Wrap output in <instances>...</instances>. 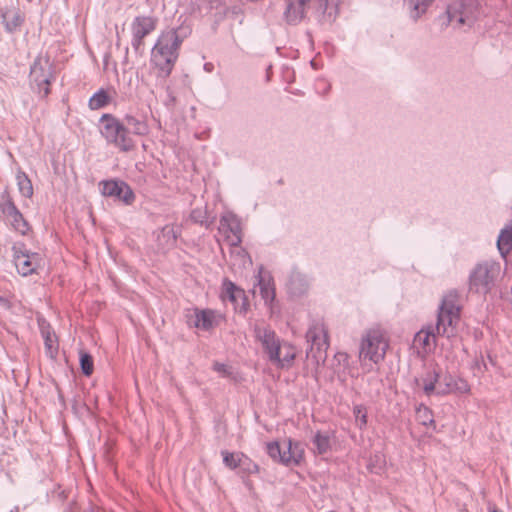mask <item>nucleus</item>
Masks as SVG:
<instances>
[{
	"label": "nucleus",
	"instance_id": "31",
	"mask_svg": "<svg viewBox=\"0 0 512 512\" xmlns=\"http://www.w3.org/2000/svg\"><path fill=\"white\" fill-rule=\"evenodd\" d=\"M41 71L42 68L39 65L35 64L31 69V76L34 79V81L38 82L40 91H43V95L47 96L50 93V80L47 77H40Z\"/></svg>",
	"mask_w": 512,
	"mask_h": 512
},
{
	"label": "nucleus",
	"instance_id": "5",
	"mask_svg": "<svg viewBox=\"0 0 512 512\" xmlns=\"http://www.w3.org/2000/svg\"><path fill=\"white\" fill-rule=\"evenodd\" d=\"M267 454L276 462L286 466L298 465L303 459V450L298 442L288 439L281 446L279 442L272 441L266 445Z\"/></svg>",
	"mask_w": 512,
	"mask_h": 512
},
{
	"label": "nucleus",
	"instance_id": "40",
	"mask_svg": "<svg viewBox=\"0 0 512 512\" xmlns=\"http://www.w3.org/2000/svg\"><path fill=\"white\" fill-rule=\"evenodd\" d=\"M168 101L169 103H175L176 98L172 95L170 91H168Z\"/></svg>",
	"mask_w": 512,
	"mask_h": 512
},
{
	"label": "nucleus",
	"instance_id": "24",
	"mask_svg": "<svg viewBox=\"0 0 512 512\" xmlns=\"http://www.w3.org/2000/svg\"><path fill=\"white\" fill-rule=\"evenodd\" d=\"M437 333L433 327H428L426 330H421L416 333L414 342L418 345H421L425 350L431 349L436 345V337Z\"/></svg>",
	"mask_w": 512,
	"mask_h": 512
},
{
	"label": "nucleus",
	"instance_id": "7",
	"mask_svg": "<svg viewBox=\"0 0 512 512\" xmlns=\"http://www.w3.org/2000/svg\"><path fill=\"white\" fill-rule=\"evenodd\" d=\"M387 347V342L378 331H369L362 339L359 357L377 364L384 359Z\"/></svg>",
	"mask_w": 512,
	"mask_h": 512
},
{
	"label": "nucleus",
	"instance_id": "16",
	"mask_svg": "<svg viewBox=\"0 0 512 512\" xmlns=\"http://www.w3.org/2000/svg\"><path fill=\"white\" fill-rule=\"evenodd\" d=\"M221 299L223 301L231 302L235 307L239 305V301H242V307L240 311L246 312L247 303H246V295L245 291L237 286L234 282H232L228 278H224L221 285Z\"/></svg>",
	"mask_w": 512,
	"mask_h": 512
},
{
	"label": "nucleus",
	"instance_id": "28",
	"mask_svg": "<svg viewBox=\"0 0 512 512\" xmlns=\"http://www.w3.org/2000/svg\"><path fill=\"white\" fill-rule=\"evenodd\" d=\"M440 374L436 369L430 370L423 377V391L427 396L436 393V384L439 382Z\"/></svg>",
	"mask_w": 512,
	"mask_h": 512
},
{
	"label": "nucleus",
	"instance_id": "32",
	"mask_svg": "<svg viewBox=\"0 0 512 512\" xmlns=\"http://www.w3.org/2000/svg\"><path fill=\"white\" fill-rule=\"evenodd\" d=\"M416 419L421 425L426 427L435 423L432 410L423 404L419 405L416 409Z\"/></svg>",
	"mask_w": 512,
	"mask_h": 512
},
{
	"label": "nucleus",
	"instance_id": "14",
	"mask_svg": "<svg viewBox=\"0 0 512 512\" xmlns=\"http://www.w3.org/2000/svg\"><path fill=\"white\" fill-rule=\"evenodd\" d=\"M181 230L175 225H165L161 229L154 232L157 251L166 253L176 246L177 238Z\"/></svg>",
	"mask_w": 512,
	"mask_h": 512
},
{
	"label": "nucleus",
	"instance_id": "39",
	"mask_svg": "<svg viewBox=\"0 0 512 512\" xmlns=\"http://www.w3.org/2000/svg\"><path fill=\"white\" fill-rule=\"evenodd\" d=\"M337 357H338L339 361H342V360L345 361V360H347L348 355L346 353H338Z\"/></svg>",
	"mask_w": 512,
	"mask_h": 512
},
{
	"label": "nucleus",
	"instance_id": "34",
	"mask_svg": "<svg viewBox=\"0 0 512 512\" xmlns=\"http://www.w3.org/2000/svg\"><path fill=\"white\" fill-rule=\"evenodd\" d=\"M79 356L80 366L83 374H85L86 376H90L94 371V363L92 356L85 352L84 350H81L79 352Z\"/></svg>",
	"mask_w": 512,
	"mask_h": 512
},
{
	"label": "nucleus",
	"instance_id": "35",
	"mask_svg": "<svg viewBox=\"0 0 512 512\" xmlns=\"http://www.w3.org/2000/svg\"><path fill=\"white\" fill-rule=\"evenodd\" d=\"M455 392V379L452 376H445L443 378V383H440L436 394L437 395H447L449 393Z\"/></svg>",
	"mask_w": 512,
	"mask_h": 512
},
{
	"label": "nucleus",
	"instance_id": "44",
	"mask_svg": "<svg viewBox=\"0 0 512 512\" xmlns=\"http://www.w3.org/2000/svg\"><path fill=\"white\" fill-rule=\"evenodd\" d=\"M129 121H130V123H131L132 121H134V118H132V117L130 116Z\"/></svg>",
	"mask_w": 512,
	"mask_h": 512
},
{
	"label": "nucleus",
	"instance_id": "22",
	"mask_svg": "<svg viewBox=\"0 0 512 512\" xmlns=\"http://www.w3.org/2000/svg\"><path fill=\"white\" fill-rule=\"evenodd\" d=\"M296 357V348L288 343L283 342L281 344V352L279 353V361H272L278 368H290L293 365Z\"/></svg>",
	"mask_w": 512,
	"mask_h": 512
},
{
	"label": "nucleus",
	"instance_id": "43",
	"mask_svg": "<svg viewBox=\"0 0 512 512\" xmlns=\"http://www.w3.org/2000/svg\"><path fill=\"white\" fill-rule=\"evenodd\" d=\"M204 68H205L206 70H209V64H205V65H204Z\"/></svg>",
	"mask_w": 512,
	"mask_h": 512
},
{
	"label": "nucleus",
	"instance_id": "37",
	"mask_svg": "<svg viewBox=\"0 0 512 512\" xmlns=\"http://www.w3.org/2000/svg\"><path fill=\"white\" fill-rule=\"evenodd\" d=\"M213 370L219 373L221 377L224 378H229L232 375L231 367L224 363L215 362L213 364Z\"/></svg>",
	"mask_w": 512,
	"mask_h": 512
},
{
	"label": "nucleus",
	"instance_id": "9",
	"mask_svg": "<svg viewBox=\"0 0 512 512\" xmlns=\"http://www.w3.org/2000/svg\"><path fill=\"white\" fill-rule=\"evenodd\" d=\"M158 19L154 16H137L131 24V44L137 54H143L145 45L143 39L151 34L157 27Z\"/></svg>",
	"mask_w": 512,
	"mask_h": 512
},
{
	"label": "nucleus",
	"instance_id": "27",
	"mask_svg": "<svg viewBox=\"0 0 512 512\" xmlns=\"http://www.w3.org/2000/svg\"><path fill=\"white\" fill-rule=\"evenodd\" d=\"M112 100V95L106 90L100 89L89 99V107L98 110L106 107Z\"/></svg>",
	"mask_w": 512,
	"mask_h": 512
},
{
	"label": "nucleus",
	"instance_id": "4",
	"mask_svg": "<svg viewBox=\"0 0 512 512\" xmlns=\"http://www.w3.org/2000/svg\"><path fill=\"white\" fill-rule=\"evenodd\" d=\"M459 320L460 308L455 300L452 297H444L438 309L436 325L433 327L437 335L453 337Z\"/></svg>",
	"mask_w": 512,
	"mask_h": 512
},
{
	"label": "nucleus",
	"instance_id": "15",
	"mask_svg": "<svg viewBox=\"0 0 512 512\" xmlns=\"http://www.w3.org/2000/svg\"><path fill=\"white\" fill-rule=\"evenodd\" d=\"M1 209L6 219L17 232L21 235H28L31 232V226L10 199H7L2 204Z\"/></svg>",
	"mask_w": 512,
	"mask_h": 512
},
{
	"label": "nucleus",
	"instance_id": "23",
	"mask_svg": "<svg viewBox=\"0 0 512 512\" xmlns=\"http://www.w3.org/2000/svg\"><path fill=\"white\" fill-rule=\"evenodd\" d=\"M434 0H404V6L409 11L411 19L417 21L423 14L426 13L428 7Z\"/></svg>",
	"mask_w": 512,
	"mask_h": 512
},
{
	"label": "nucleus",
	"instance_id": "21",
	"mask_svg": "<svg viewBox=\"0 0 512 512\" xmlns=\"http://www.w3.org/2000/svg\"><path fill=\"white\" fill-rule=\"evenodd\" d=\"M41 334L44 339L45 351L47 356L55 359L58 354L59 344L58 339L50 326H43Z\"/></svg>",
	"mask_w": 512,
	"mask_h": 512
},
{
	"label": "nucleus",
	"instance_id": "10",
	"mask_svg": "<svg viewBox=\"0 0 512 512\" xmlns=\"http://www.w3.org/2000/svg\"><path fill=\"white\" fill-rule=\"evenodd\" d=\"M100 132L109 141L121 150H127L126 129L120 122L109 114L100 119Z\"/></svg>",
	"mask_w": 512,
	"mask_h": 512
},
{
	"label": "nucleus",
	"instance_id": "33",
	"mask_svg": "<svg viewBox=\"0 0 512 512\" xmlns=\"http://www.w3.org/2000/svg\"><path fill=\"white\" fill-rule=\"evenodd\" d=\"M221 455L223 456V464L229 468L230 470H236L239 468L240 456H242V452H229L227 450L221 451Z\"/></svg>",
	"mask_w": 512,
	"mask_h": 512
},
{
	"label": "nucleus",
	"instance_id": "6",
	"mask_svg": "<svg viewBox=\"0 0 512 512\" xmlns=\"http://www.w3.org/2000/svg\"><path fill=\"white\" fill-rule=\"evenodd\" d=\"M307 342L310 344L306 357L317 363L326 359V350L329 346L327 331L323 323L313 322L306 332Z\"/></svg>",
	"mask_w": 512,
	"mask_h": 512
},
{
	"label": "nucleus",
	"instance_id": "30",
	"mask_svg": "<svg viewBox=\"0 0 512 512\" xmlns=\"http://www.w3.org/2000/svg\"><path fill=\"white\" fill-rule=\"evenodd\" d=\"M17 186L19 192L26 198L33 196V185L28 176L24 173H19L16 176Z\"/></svg>",
	"mask_w": 512,
	"mask_h": 512
},
{
	"label": "nucleus",
	"instance_id": "3",
	"mask_svg": "<svg viewBox=\"0 0 512 512\" xmlns=\"http://www.w3.org/2000/svg\"><path fill=\"white\" fill-rule=\"evenodd\" d=\"M500 270V263L493 259L477 263L469 273V290L483 295L488 294L495 286Z\"/></svg>",
	"mask_w": 512,
	"mask_h": 512
},
{
	"label": "nucleus",
	"instance_id": "29",
	"mask_svg": "<svg viewBox=\"0 0 512 512\" xmlns=\"http://www.w3.org/2000/svg\"><path fill=\"white\" fill-rule=\"evenodd\" d=\"M239 463V474H242L243 476L256 474L259 472V466L247 455L242 453V456H240V459H238Z\"/></svg>",
	"mask_w": 512,
	"mask_h": 512
},
{
	"label": "nucleus",
	"instance_id": "41",
	"mask_svg": "<svg viewBox=\"0 0 512 512\" xmlns=\"http://www.w3.org/2000/svg\"><path fill=\"white\" fill-rule=\"evenodd\" d=\"M488 512H503V511L497 509L496 507H489Z\"/></svg>",
	"mask_w": 512,
	"mask_h": 512
},
{
	"label": "nucleus",
	"instance_id": "11",
	"mask_svg": "<svg viewBox=\"0 0 512 512\" xmlns=\"http://www.w3.org/2000/svg\"><path fill=\"white\" fill-rule=\"evenodd\" d=\"M449 23H456L457 26H471L475 20L474 8L471 2L466 0H453L446 9Z\"/></svg>",
	"mask_w": 512,
	"mask_h": 512
},
{
	"label": "nucleus",
	"instance_id": "26",
	"mask_svg": "<svg viewBox=\"0 0 512 512\" xmlns=\"http://www.w3.org/2000/svg\"><path fill=\"white\" fill-rule=\"evenodd\" d=\"M190 218L194 223L200 224L206 228H209L215 220V217H211L207 211V207L195 208L190 213Z\"/></svg>",
	"mask_w": 512,
	"mask_h": 512
},
{
	"label": "nucleus",
	"instance_id": "1",
	"mask_svg": "<svg viewBox=\"0 0 512 512\" xmlns=\"http://www.w3.org/2000/svg\"><path fill=\"white\" fill-rule=\"evenodd\" d=\"M341 0H285L284 18L290 25L301 22L308 12H312L320 22L333 23L339 13Z\"/></svg>",
	"mask_w": 512,
	"mask_h": 512
},
{
	"label": "nucleus",
	"instance_id": "18",
	"mask_svg": "<svg viewBox=\"0 0 512 512\" xmlns=\"http://www.w3.org/2000/svg\"><path fill=\"white\" fill-rule=\"evenodd\" d=\"M219 230L233 235L232 245H238L241 242L240 220L234 213L226 212L221 216Z\"/></svg>",
	"mask_w": 512,
	"mask_h": 512
},
{
	"label": "nucleus",
	"instance_id": "8",
	"mask_svg": "<svg viewBox=\"0 0 512 512\" xmlns=\"http://www.w3.org/2000/svg\"><path fill=\"white\" fill-rule=\"evenodd\" d=\"M253 332L256 340L261 343L268 360L270 362L279 361L282 342L275 331L268 325H255Z\"/></svg>",
	"mask_w": 512,
	"mask_h": 512
},
{
	"label": "nucleus",
	"instance_id": "25",
	"mask_svg": "<svg viewBox=\"0 0 512 512\" xmlns=\"http://www.w3.org/2000/svg\"><path fill=\"white\" fill-rule=\"evenodd\" d=\"M312 444L314 446L315 453L319 455L326 454L331 449L330 436L317 431L312 438Z\"/></svg>",
	"mask_w": 512,
	"mask_h": 512
},
{
	"label": "nucleus",
	"instance_id": "19",
	"mask_svg": "<svg viewBox=\"0 0 512 512\" xmlns=\"http://www.w3.org/2000/svg\"><path fill=\"white\" fill-rule=\"evenodd\" d=\"M99 185L104 196L114 197L124 204L128 203L127 192H124L126 185L123 181L107 180L100 182Z\"/></svg>",
	"mask_w": 512,
	"mask_h": 512
},
{
	"label": "nucleus",
	"instance_id": "38",
	"mask_svg": "<svg viewBox=\"0 0 512 512\" xmlns=\"http://www.w3.org/2000/svg\"><path fill=\"white\" fill-rule=\"evenodd\" d=\"M470 390L469 384L462 378L455 379V391L466 393Z\"/></svg>",
	"mask_w": 512,
	"mask_h": 512
},
{
	"label": "nucleus",
	"instance_id": "20",
	"mask_svg": "<svg viewBox=\"0 0 512 512\" xmlns=\"http://www.w3.org/2000/svg\"><path fill=\"white\" fill-rule=\"evenodd\" d=\"M308 281L306 277L298 272H294L290 275L287 283L288 294L292 297H301L308 290Z\"/></svg>",
	"mask_w": 512,
	"mask_h": 512
},
{
	"label": "nucleus",
	"instance_id": "2",
	"mask_svg": "<svg viewBox=\"0 0 512 512\" xmlns=\"http://www.w3.org/2000/svg\"><path fill=\"white\" fill-rule=\"evenodd\" d=\"M183 42L178 30L171 28L160 33L151 49V63L159 70L160 76L168 77L179 57V49Z\"/></svg>",
	"mask_w": 512,
	"mask_h": 512
},
{
	"label": "nucleus",
	"instance_id": "12",
	"mask_svg": "<svg viewBox=\"0 0 512 512\" xmlns=\"http://www.w3.org/2000/svg\"><path fill=\"white\" fill-rule=\"evenodd\" d=\"M14 264L19 274L29 276L41 266L42 258L38 253H32L21 247H14Z\"/></svg>",
	"mask_w": 512,
	"mask_h": 512
},
{
	"label": "nucleus",
	"instance_id": "42",
	"mask_svg": "<svg viewBox=\"0 0 512 512\" xmlns=\"http://www.w3.org/2000/svg\"><path fill=\"white\" fill-rule=\"evenodd\" d=\"M134 192L132 191V189H130V203L134 200Z\"/></svg>",
	"mask_w": 512,
	"mask_h": 512
},
{
	"label": "nucleus",
	"instance_id": "13",
	"mask_svg": "<svg viewBox=\"0 0 512 512\" xmlns=\"http://www.w3.org/2000/svg\"><path fill=\"white\" fill-rule=\"evenodd\" d=\"M257 286L259 287V292L261 295L264 304L272 308L275 297H276V288L274 283V278L271 273L260 265L258 268V273L256 275Z\"/></svg>",
	"mask_w": 512,
	"mask_h": 512
},
{
	"label": "nucleus",
	"instance_id": "17",
	"mask_svg": "<svg viewBox=\"0 0 512 512\" xmlns=\"http://www.w3.org/2000/svg\"><path fill=\"white\" fill-rule=\"evenodd\" d=\"M218 314L212 309H194V320L188 322L190 326L208 331L218 325Z\"/></svg>",
	"mask_w": 512,
	"mask_h": 512
},
{
	"label": "nucleus",
	"instance_id": "36",
	"mask_svg": "<svg viewBox=\"0 0 512 512\" xmlns=\"http://www.w3.org/2000/svg\"><path fill=\"white\" fill-rule=\"evenodd\" d=\"M353 415L360 429L367 425V410L363 405H355L353 408Z\"/></svg>",
	"mask_w": 512,
	"mask_h": 512
}]
</instances>
